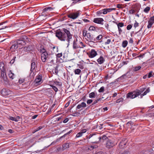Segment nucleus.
Here are the masks:
<instances>
[{"mask_svg": "<svg viewBox=\"0 0 154 154\" xmlns=\"http://www.w3.org/2000/svg\"><path fill=\"white\" fill-rule=\"evenodd\" d=\"M63 30L62 31H57L56 36L60 41H66L69 44L70 40L72 38V35L69 30L65 28H63Z\"/></svg>", "mask_w": 154, "mask_h": 154, "instance_id": "1", "label": "nucleus"}, {"mask_svg": "<svg viewBox=\"0 0 154 154\" xmlns=\"http://www.w3.org/2000/svg\"><path fill=\"white\" fill-rule=\"evenodd\" d=\"M145 88H142L137 90L136 91L128 93L127 95V98L134 99L140 95L142 92H143L145 89Z\"/></svg>", "mask_w": 154, "mask_h": 154, "instance_id": "2", "label": "nucleus"}, {"mask_svg": "<svg viewBox=\"0 0 154 154\" xmlns=\"http://www.w3.org/2000/svg\"><path fill=\"white\" fill-rule=\"evenodd\" d=\"M82 33L83 36L88 42H94L95 40L93 35L90 32H88L86 30H82Z\"/></svg>", "mask_w": 154, "mask_h": 154, "instance_id": "3", "label": "nucleus"}, {"mask_svg": "<svg viewBox=\"0 0 154 154\" xmlns=\"http://www.w3.org/2000/svg\"><path fill=\"white\" fill-rule=\"evenodd\" d=\"M115 8H105L102 10L98 11L97 12V15L100 16L101 14H106L108 13H109L112 11L115 10Z\"/></svg>", "mask_w": 154, "mask_h": 154, "instance_id": "4", "label": "nucleus"}, {"mask_svg": "<svg viewBox=\"0 0 154 154\" xmlns=\"http://www.w3.org/2000/svg\"><path fill=\"white\" fill-rule=\"evenodd\" d=\"M0 92L2 95L4 97L7 96L13 93L12 91L8 89L5 88H4L1 90Z\"/></svg>", "mask_w": 154, "mask_h": 154, "instance_id": "5", "label": "nucleus"}, {"mask_svg": "<svg viewBox=\"0 0 154 154\" xmlns=\"http://www.w3.org/2000/svg\"><path fill=\"white\" fill-rule=\"evenodd\" d=\"M117 144V143L114 142V140H109L106 143V147L107 148H110L113 147Z\"/></svg>", "mask_w": 154, "mask_h": 154, "instance_id": "6", "label": "nucleus"}, {"mask_svg": "<svg viewBox=\"0 0 154 154\" xmlns=\"http://www.w3.org/2000/svg\"><path fill=\"white\" fill-rule=\"evenodd\" d=\"M142 28H141L138 31L135 33L134 35V37L136 39H137L139 42L141 40L142 37V34L140 32Z\"/></svg>", "mask_w": 154, "mask_h": 154, "instance_id": "7", "label": "nucleus"}, {"mask_svg": "<svg viewBox=\"0 0 154 154\" xmlns=\"http://www.w3.org/2000/svg\"><path fill=\"white\" fill-rule=\"evenodd\" d=\"M79 14L78 11L76 12L71 13L67 15V17L72 19H75L77 18L79 16Z\"/></svg>", "mask_w": 154, "mask_h": 154, "instance_id": "8", "label": "nucleus"}, {"mask_svg": "<svg viewBox=\"0 0 154 154\" xmlns=\"http://www.w3.org/2000/svg\"><path fill=\"white\" fill-rule=\"evenodd\" d=\"M87 54L89 57L93 58L97 55V53L94 49H92L88 53H87Z\"/></svg>", "mask_w": 154, "mask_h": 154, "instance_id": "9", "label": "nucleus"}, {"mask_svg": "<svg viewBox=\"0 0 154 154\" xmlns=\"http://www.w3.org/2000/svg\"><path fill=\"white\" fill-rule=\"evenodd\" d=\"M113 22L117 24L118 28L119 34L120 35L122 32V30L121 28L124 26V23L122 22H120L118 23L115 21H113Z\"/></svg>", "mask_w": 154, "mask_h": 154, "instance_id": "10", "label": "nucleus"}, {"mask_svg": "<svg viewBox=\"0 0 154 154\" xmlns=\"http://www.w3.org/2000/svg\"><path fill=\"white\" fill-rule=\"evenodd\" d=\"M0 70H1V75L4 76V73L5 72V64L4 62H0Z\"/></svg>", "mask_w": 154, "mask_h": 154, "instance_id": "11", "label": "nucleus"}, {"mask_svg": "<svg viewBox=\"0 0 154 154\" xmlns=\"http://www.w3.org/2000/svg\"><path fill=\"white\" fill-rule=\"evenodd\" d=\"M104 21L103 19L102 18H96L94 19L93 22L95 23L103 25V22Z\"/></svg>", "mask_w": 154, "mask_h": 154, "instance_id": "12", "label": "nucleus"}, {"mask_svg": "<svg viewBox=\"0 0 154 154\" xmlns=\"http://www.w3.org/2000/svg\"><path fill=\"white\" fill-rule=\"evenodd\" d=\"M154 23V16L151 17L148 21V25L147 27L148 29L150 28Z\"/></svg>", "mask_w": 154, "mask_h": 154, "instance_id": "13", "label": "nucleus"}, {"mask_svg": "<svg viewBox=\"0 0 154 154\" xmlns=\"http://www.w3.org/2000/svg\"><path fill=\"white\" fill-rule=\"evenodd\" d=\"M92 137H93V138L94 139H95V140H96L95 142H93V143H97V140L99 139V140H100V139L101 138V137H99L98 136H97V135H96L95 134H91L89 136L88 138L89 139H90V138H91Z\"/></svg>", "mask_w": 154, "mask_h": 154, "instance_id": "14", "label": "nucleus"}, {"mask_svg": "<svg viewBox=\"0 0 154 154\" xmlns=\"http://www.w3.org/2000/svg\"><path fill=\"white\" fill-rule=\"evenodd\" d=\"M42 75H38L35 79V82L36 84L38 85L40 84L42 82Z\"/></svg>", "mask_w": 154, "mask_h": 154, "instance_id": "15", "label": "nucleus"}, {"mask_svg": "<svg viewBox=\"0 0 154 154\" xmlns=\"http://www.w3.org/2000/svg\"><path fill=\"white\" fill-rule=\"evenodd\" d=\"M48 56V54L47 53H44L41 54V60L43 62H45L47 60V58Z\"/></svg>", "mask_w": 154, "mask_h": 154, "instance_id": "16", "label": "nucleus"}, {"mask_svg": "<svg viewBox=\"0 0 154 154\" xmlns=\"http://www.w3.org/2000/svg\"><path fill=\"white\" fill-rule=\"evenodd\" d=\"M16 43L19 46V47L24 45L26 44L25 42L21 39L17 40Z\"/></svg>", "mask_w": 154, "mask_h": 154, "instance_id": "17", "label": "nucleus"}, {"mask_svg": "<svg viewBox=\"0 0 154 154\" xmlns=\"http://www.w3.org/2000/svg\"><path fill=\"white\" fill-rule=\"evenodd\" d=\"M127 140L126 139L122 140L119 143V146L120 148H124L125 145L127 143Z\"/></svg>", "mask_w": 154, "mask_h": 154, "instance_id": "18", "label": "nucleus"}, {"mask_svg": "<svg viewBox=\"0 0 154 154\" xmlns=\"http://www.w3.org/2000/svg\"><path fill=\"white\" fill-rule=\"evenodd\" d=\"M73 48L74 49H76L79 48H81L79 45L78 44L77 40H74L73 43Z\"/></svg>", "mask_w": 154, "mask_h": 154, "instance_id": "19", "label": "nucleus"}, {"mask_svg": "<svg viewBox=\"0 0 154 154\" xmlns=\"http://www.w3.org/2000/svg\"><path fill=\"white\" fill-rule=\"evenodd\" d=\"M131 74L130 73L127 72L125 74L121 76L120 78L121 79H129L131 77Z\"/></svg>", "mask_w": 154, "mask_h": 154, "instance_id": "20", "label": "nucleus"}, {"mask_svg": "<svg viewBox=\"0 0 154 154\" xmlns=\"http://www.w3.org/2000/svg\"><path fill=\"white\" fill-rule=\"evenodd\" d=\"M86 106V103L84 102H82L80 104H78L77 106V109H80L82 108H84Z\"/></svg>", "mask_w": 154, "mask_h": 154, "instance_id": "21", "label": "nucleus"}, {"mask_svg": "<svg viewBox=\"0 0 154 154\" xmlns=\"http://www.w3.org/2000/svg\"><path fill=\"white\" fill-rule=\"evenodd\" d=\"M97 61L98 63L99 64H101L103 63L104 61V59L103 57L101 56L97 59Z\"/></svg>", "mask_w": 154, "mask_h": 154, "instance_id": "22", "label": "nucleus"}, {"mask_svg": "<svg viewBox=\"0 0 154 154\" xmlns=\"http://www.w3.org/2000/svg\"><path fill=\"white\" fill-rule=\"evenodd\" d=\"M98 147V146L97 145L89 146H88V149L87 150H90V151H91L94 149L97 148Z\"/></svg>", "mask_w": 154, "mask_h": 154, "instance_id": "23", "label": "nucleus"}, {"mask_svg": "<svg viewBox=\"0 0 154 154\" xmlns=\"http://www.w3.org/2000/svg\"><path fill=\"white\" fill-rule=\"evenodd\" d=\"M54 8L50 7H48L44 8L42 11L43 12H45L48 11H51L53 10Z\"/></svg>", "mask_w": 154, "mask_h": 154, "instance_id": "24", "label": "nucleus"}, {"mask_svg": "<svg viewBox=\"0 0 154 154\" xmlns=\"http://www.w3.org/2000/svg\"><path fill=\"white\" fill-rule=\"evenodd\" d=\"M20 117L19 116H17L15 118L12 116H10L9 117V119L11 120L14 121L15 122H18L19 119H20Z\"/></svg>", "mask_w": 154, "mask_h": 154, "instance_id": "25", "label": "nucleus"}, {"mask_svg": "<svg viewBox=\"0 0 154 154\" xmlns=\"http://www.w3.org/2000/svg\"><path fill=\"white\" fill-rule=\"evenodd\" d=\"M35 63L34 62H32L31 63L30 71L31 72H33L35 70Z\"/></svg>", "mask_w": 154, "mask_h": 154, "instance_id": "26", "label": "nucleus"}, {"mask_svg": "<svg viewBox=\"0 0 154 154\" xmlns=\"http://www.w3.org/2000/svg\"><path fill=\"white\" fill-rule=\"evenodd\" d=\"M32 50V48L31 46L29 45L27 46H26L24 48V50L26 52Z\"/></svg>", "mask_w": 154, "mask_h": 154, "instance_id": "27", "label": "nucleus"}, {"mask_svg": "<svg viewBox=\"0 0 154 154\" xmlns=\"http://www.w3.org/2000/svg\"><path fill=\"white\" fill-rule=\"evenodd\" d=\"M69 143H65L63 144L62 146L63 149L64 150L66 149L69 148Z\"/></svg>", "mask_w": 154, "mask_h": 154, "instance_id": "28", "label": "nucleus"}, {"mask_svg": "<svg viewBox=\"0 0 154 154\" xmlns=\"http://www.w3.org/2000/svg\"><path fill=\"white\" fill-rule=\"evenodd\" d=\"M97 94V93H95L94 92H92L90 93L89 94V97L90 98H95V96Z\"/></svg>", "mask_w": 154, "mask_h": 154, "instance_id": "29", "label": "nucleus"}, {"mask_svg": "<svg viewBox=\"0 0 154 154\" xmlns=\"http://www.w3.org/2000/svg\"><path fill=\"white\" fill-rule=\"evenodd\" d=\"M8 76L9 78L12 79H13L14 78V73H12L11 70H10L9 72Z\"/></svg>", "mask_w": 154, "mask_h": 154, "instance_id": "30", "label": "nucleus"}, {"mask_svg": "<svg viewBox=\"0 0 154 154\" xmlns=\"http://www.w3.org/2000/svg\"><path fill=\"white\" fill-rule=\"evenodd\" d=\"M124 101V99L123 98H121L117 100L116 102V103L122 104Z\"/></svg>", "mask_w": 154, "mask_h": 154, "instance_id": "31", "label": "nucleus"}, {"mask_svg": "<svg viewBox=\"0 0 154 154\" xmlns=\"http://www.w3.org/2000/svg\"><path fill=\"white\" fill-rule=\"evenodd\" d=\"M150 90L149 88L147 89L142 94H140V98H142L146 94L149 92Z\"/></svg>", "mask_w": 154, "mask_h": 154, "instance_id": "32", "label": "nucleus"}, {"mask_svg": "<svg viewBox=\"0 0 154 154\" xmlns=\"http://www.w3.org/2000/svg\"><path fill=\"white\" fill-rule=\"evenodd\" d=\"M81 70L79 69H75L74 71V72L75 75H79L81 72Z\"/></svg>", "mask_w": 154, "mask_h": 154, "instance_id": "33", "label": "nucleus"}, {"mask_svg": "<svg viewBox=\"0 0 154 154\" xmlns=\"http://www.w3.org/2000/svg\"><path fill=\"white\" fill-rule=\"evenodd\" d=\"M128 43V42L127 41H126V40L122 42V47L124 48L126 47Z\"/></svg>", "mask_w": 154, "mask_h": 154, "instance_id": "34", "label": "nucleus"}, {"mask_svg": "<svg viewBox=\"0 0 154 154\" xmlns=\"http://www.w3.org/2000/svg\"><path fill=\"white\" fill-rule=\"evenodd\" d=\"M19 47V46L17 45L16 43H15L13 44L11 47V49H16L18 47Z\"/></svg>", "mask_w": 154, "mask_h": 154, "instance_id": "35", "label": "nucleus"}, {"mask_svg": "<svg viewBox=\"0 0 154 154\" xmlns=\"http://www.w3.org/2000/svg\"><path fill=\"white\" fill-rule=\"evenodd\" d=\"M141 68L140 66H135L133 68V70L134 71H137L140 70Z\"/></svg>", "mask_w": 154, "mask_h": 154, "instance_id": "36", "label": "nucleus"}, {"mask_svg": "<svg viewBox=\"0 0 154 154\" xmlns=\"http://www.w3.org/2000/svg\"><path fill=\"white\" fill-rule=\"evenodd\" d=\"M150 10V8L149 7L147 6L143 10L144 12L146 13H148L149 11Z\"/></svg>", "mask_w": 154, "mask_h": 154, "instance_id": "37", "label": "nucleus"}, {"mask_svg": "<svg viewBox=\"0 0 154 154\" xmlns=\"http://www.w3.org/2000/svg\"><path fill=\"white\" fill-rule=\"evenodd\" d=\"M96 28L93 26H91L88 29V30L91 32L95 31Z\"/></svg>", "mask_w": 154, "mask_h": 154, "instance_id": "38", "label": "nucleus"}, {"mask_svg": "<svg viewBox=\"0 0 154 154\" xmlns=\"http://www.w3.org/2000/svg\"><path fill=\"white\" fill-rule=\"evenodd\" d=\"M154 75V73H153L152 71H151L149 72L148 74V78H150Z\"/></svg>", "mask_w": 154, "mask_h": 154, "instance_id": "39", "label": "nucleus"}, {"mask_svg": "<svg viewBox=\"0 0 154 154\" xmlns=\"http://www.w3.org/2000/svg\"><path fill=\"white\" fill-rule=\"evenodd\" d=\"M117 7L119 8L122 9L124 7V5L122 4H118L117 5Z\"/></svg>", "mask_w": 154, "mask_h": 154, "instance_id": "40", "label": "nucleus"}, {"mask_svg": "<svg viewBox=\"0 0 154 154\" xmlns=\"http://www.w3.org/2000/svg\"><path fill=\"white\" fill-rule=\"evenodd\" d=\"M50 86L51 87H52V88L54 89L55 92H57V91L58 89L57 88L56 86L53 85H51Z\"/></svg>", "mask_w": 154, "mask_h": 154, "instance_id": "41", "label": "nucleus"}, {"mask_svg": "<svg viewBox=\"0 0 154 154\" xmlns=\"http://www.w3.org/2000/svg\"><path fill=\"white\" fill-rule=\"evenodd\" d=\"M104 90V87L103 86L101 87L98 90V91L100 93L103 92Z\"/></svg>", "mask_w": 154, "mask_h": 154, "instance_id": "42", "label": "nucleus"}, {"mask_svg": "<svg viewBox=\"0 0 154 154\" xmlns=\"http://www.w3.org/2000/svg\"><path fill=\"white\" fill-rule=\"evenodd\" d=\"M83 134L82 133V132L80 131L79 133L77 134L76 135V137L77 138L79 137H81L82 135Z\"/></svg>", "mask_w": 154, "mask_h": 154, "instance_id": "43", "label": "nucleus"}, {"mask_svg": "<svg viewBox=\"0 0 154 154\" xmlns=\"http://www.w3.org/2000/svg\"><path fill=\"white\" fill-rule=\"evenodd\" d=\"M16 58V57H13V59L11 60V61L10 62V63L11 64H12L14 63Z\"/></svg>", "mask_w": 154, "mask_h": 154, "instance_id": "44", "label": "nucleus"}, {"mask_svg": "<svg viewBox=\"0 0 154 154\" xmlns=\"http://www.w3.org/2000/svg\"><path fill=\"white\" fill-rule=\"evenodd\" d=\"M78 66L79 68H80L81 69H82L84 68V66L82 64H78Z\"/></svg>", "mask_w": 154, "mask_h": 154, "instance_id": "45", "label": "nucleus"}, {"mask_svg": "<svg viewBox=\"0 0 154 154\" xmlns=\"http://www.w3.org/2000/svg\"><path fill=\"white\" fill-rule=\"evenodd\" d=\"M77 143L78 145H83L84 144V142L82 140H80L77 142Z\"/></svg>", "mask_w": 154, "mask_h": 154, "instance_id": "46", "label": "nucleus"}, {"mask_svg": "<svg viewBox=\"0 0 154 154\" xmlns=\"http://www.w3.org/2000/svg\"><path fill=\"white\" fill-rule=\"evenodd\" d=\"M139 26V24L137 23L136 20L135 21V22L134 23V27L135 28L136 27L138 26Z\"/></svg>", "mask_w": 154, "mask_h": 154, "instance_id": "47", "label": "nucleus"}, {"mask_svg": "<svg viewBox=\"0 0 154 154\" xmlns=\"http://www.w3.org/2000/svg\"><path fill=\"white\" fill-rule=\"evenodd\" d=\"M103 37V36L101 35H100L97 37L96 39L97 40H100Z\"/></svg>", "mask_w": 154, "mask_h": 154, "instance_id": "48", "label": "nucleus"}, {"mask_svg": "<svg viewBox=\"0 0 154 154\" xmlns=\"http://www.w3.org/2000/svg\"><path fill=\"white\" fill-rule=\"evenodd\" d=\"M143 154H150L151 152L149 150H147L144 152H142Z\"/></svg>", "mask_w": 154, "mask_h": 154, "instance_id": "49", "label": "nucleus"}, {"mask_svg": "<svg viewBox=\"0 0 154 154\" xmlns=\"http://www.w3.org/2000/svg\"><path fill=\"white\" fill-rule=\"evenodd\" d=\"M111 42V40L110 39H108L107 41L105 42L104 44L105 45H107L109 44Z\"/></svg>", "mask_w": 154, "mask_h": 154, "instance_id": "50", "label": "nucleus"}, {"mask_svg": "<svg viewBox=\"0 0 154 154\" xmlns=\"http://www.w3.org/2000/svg\"><path fill=\"white\" fill-rule=\"evenodd\" d=\"M54 84L56 85H59V86L61 85V84H60V83L59 82L57 81H54Z\"/></svg>", "mask_w": 154, "mask_h": 154, "instance_id": "51", "label": "nucleus"}, {"mask_svg": "<svg viewBox=\"0 0 154 154\" xmlns=\"http://www.w3.org/2000/svg\"><path fill=\"white\" fill-rule=\"evenodd\" d=\"M132 26L131 24L128 25L127 26V29L128 30H130L132 27Z\"/></svg>", "mask_w": 154, "mask_h": 154, "instance_id": "52", "label": "nucleus"}, {"mask_svg": "<svg viewBox=\"0 0 154 154\" xmlns=\"http://www.w3.org/2000/svg\"><path fill=\"white\" fill-rule=\"evenodd\" d=\"M62 53H58L56 55V57L57 58H60L62 57Z\"/></svg>", "mask_w": 154, "mask_h": 154, "instance_id": "53", "label": "nucleus"}, {"mask_svg": "<svg viewBox=\"0 0 154 154\" xmlns=\"http://www.w3.org/2000/svg\"><path fill=\"white\" fill-rule=\"evenodd\" d=\"M135 12V11L133 9H131L129 10V13L130 14H134Z\"/></svg>", "mask_w": 154, "mask_h": 154, "instance_id": "54", "label": "nucleus"}, {"mask_svg": "<svg viewBox=\"0 0 154 154\" xmlns=\"http://www.w3.org/2000/svg\"><path fill=\"white\" fill-rule=\"evenodd\" d=\"M40 52L42 54H43L44 53H47L45 49L43 48L41 49Z\"/></svg>", "mask_w": 154, "mask_h": 154, "instance_id": "55", "label": "nucleus"}, {"mask_svg": "<svg viewBox=\"0 0 154 154\" xmlns=\"http://www.w3.org/2000/svg\"><path fill=\"white\" fill-rule=\"evenodd\" d=\"M63 147L62 148L61 147H58L57 148V149L58 151H63L64 150L63 149Z\"/></svg>", "mask_w": 154, "mask_h": 154, "instance_id": "56", "label": "nucleus"}, {"mask_svg": "<svg viewBox=\"0 0 154 154\" xmlns=\"http://www.w3.org/2000/svg\"><path fill=\"white\" fill-rule=\"evenodd\" d=\"M24 81V79H20L19 80V82L20 84L23 83Z\"/></svg>", "mask_w": 154, "mask_h": 154, "instance_id": "57", "label": "nucleus"}, {"mask_svg": "<svg viewBox=\"0 0 154 154\" xmlns=\"http://www.w3.org/2000/svg\"><path fill=\"white\" fill-rule=\"evenodd\" d=\"M93 100L91 99H89L87 100V103L88 104H90L92 103Z\"/></svg>", "mask_w": 154, "mask_h": 154, "instance_id": "58", "label": "nucleus"}, {"mask_svg": "<svg viewBox=\"0 0 154 154\" xmlns=\"http://www.w3.org/2000/svg\"><path fill=\"white\" fill-rule=\"evenodd\" d=\"M69 120V118H66L63 121V122L64 123H66Z\"/></svg>", "mask_w": 154, "mask_h": 154, "instance_id": "59", "label": "nucleus"}, {"mask_svg": "<svg viewBox=\"0 0 154 154\" xmlns=\"http://www.w3.org/2000/svg\"><path fill=\"white\" fill-rule=\"evenodd\" d=\"M87 131L86 129H83L82 130L80 131L82 132V133L83 134L85 133Z\"/></svg>", "mask_w": 154, "mask_h": 154, "instance_id": "60", "label": "nucleus"}, {"mask_svg": "<svg viewBox=\"0 0 154 154\" xmlns=\"http://www.w3.org/2000/svg\"><path fill=\"white\" fill-rule=\"evenodd\" d=\"M129 42L130 43L133 44V41L132 38H130L129 40Z\"/></svg>", "mask_w": 154, "mask_h": 154, "instance_id": "61", "label": "nucleus"}, {"mask_svg": "<svg viewBox=\"0 0 154 154\" xmlns=\"http://www.w3.org/2000/svg\"><path fill=\"white\" fill-rule=\"evenodd\" d=\"M121 154H130V152L128 151H124Z\"/></svg>", "mask_w": 154, "mask_h": 154, "instance_id": "62", "label": "nucleus"}, {"mask_svg": "<svg viewBox=\"0 0 154 154\" xmlns=\"http://www.w3.org/2000/svg\"><path fill=\"white\" fill-rule=\"evenodd\" d=\"M43 127H42V126H39L38 128H36L37 129V131L40 130L42 129L43 128Z\"/></svg>", "mask_w": 154, "mask_h": 154, "instance_id": "63", "label": "nucleus"}, {"mask_svg": "<svg viewBox=\"0 0 154 154\" xmlns=\"http://www.w3.org/2000/svg\"><path fill=\"white\" fill-rule=\"evenodd\" d=\"M38 115H35L32 116V119H35L37 116Z\"/></svg>", "mask_w": 154, "mask_h": 154, "instance_id": "64", "label": "nucleus"}]
</instances>
